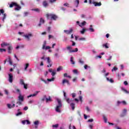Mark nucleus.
<instances>
[{"instance_id": "obj_56", "label": "nucleus", "mask_w": 129, "mask_h": 129, "mask_svg": "<svg viewBox=\"0 0 129 129\" xmlns=\"http://www.w3.org/2000/svg\"><path fill=\"white\" fill-rule=\"evenodd\" d=\"M26 120H23L22 121V123L23 124H26Z\"/></svg>"}, {"instance_id": "obj_33", "label": "nucleus", "mask_w": 129, "mask_h": 129, "mask_svg": "<svg viewBox=\"0 0 129 129\" xmlns=\"http://www.w3.org/2000/svg\"><path fill=\"white\" fill-rule=\"evenodd\" d=\"M103 118L104 122H105V123H106V122H107V118H106V116L104 115L103 116Z\"/></svg>"}, {"instance_id": "obj_18", "label": "nucleus", "mask_w": 129, "mask_h": 129, "mask_svg": "<svg viewBox=\"0 0 129 129\" xmlns=\"http://www.w3.org/2000/svg\"><path fill=\"white\" fill-rule=\"evenodd\" d=\"M5 46H10V44L7 43V42H3V43L1 44V47L2 48H4Z\"/></svg>"}, {"instance_id": "obj_16", "label": "nucleus", "mask_w": 129, "mask_h": 129, "mask_svg": "<svg viewBox=\"0 0 129 129\" xmlns=\"http://www.w3.org/2000/svg\"><path fill=\"white\" fill-rule=\"evenodd\" d=\"M12 50H13V46L12 45H9L8 47V53L9 54L12 53Z\"/></svg>"}, {"instance_id": "obj_61", "label": "nucleus", "mask_w": 129, "mask_h": 129, "mask_svg": "<svg viewBox=\"0 0 129 129\" xmlns=\"http://www.w3.org/2000/svg\"><path fill=\"white\" fill-rule=\"evenodd\" d=\"M63 76L64 77H68V74L67 73H64Z\"/></svg>"}, {"instance_id": "obj_45", "label": "nucleus", "mask_w": 129, "mask_h": 129, "mask_svg": "<svg viewBox=\"0 0 129 129\" xmlns=\"http://www.w3.org/2000/svg\"><path fill=\"white\" fill-rule=\"evenodd\" d=\"M22 101H19L17 102V104H18L19 105H22Z\"/></svg>"}, {"instance_id": "obj_37", "label": "nucleus", "mask_w": 129, "mask_h": 129, "mask_svg": "<svg viewBox=\"0 0 129 129\" xmlns=\"http://www.w3.org/2000/svg\"><path fill=\"white\" fill-rule=\"evenodd\" d=\"M121 89L122 91H124V92H125V93H129L128 91L125 90V89H124V88H122Z\"/></svg>"}, {"instance_id": "obj_12", "label": "nucleus", "mask_w": 129, "mask_h": 129, "mask_svg": "<svg viewBox=\"0 0 129 129\" xmlns=\"http://www.w3.org/2000/svg\"><path fill=\"white\" fill-rule=\"evenodd\" d=\"M39 92V91H36L35 93L28 96L27 98H30V97H34V96H36Z\"/></svg>"}, {"instance_id": "obj_54", "label": "nucleus", "mask_w": 129, "mask_h": 129, "mask_svg": "<svg viewBox=\"0 0 129 129\" xmlns=\"http://www.w3.org/2000/svg\"><path fill=\"white\" fill-rule=\"evenodd\" d=\"M101 72L102 73H105V72H106V70L104 68L103 69V70H102Z\"/></svg>"}, {"instance_id": "obj_43", "label": "nucleus", "mask_w": 129, "mask_h": 129, "mask_svg": "<svg viewBox=\"0 0 129 129\" xmlns=\"http://www.w3.org/2000/svg\"><path fill=\"white\" fill-rule=\"evenodd\" d=\"M79 62L81 63V64H84V61L83 60H82L81 59H79Z\"/></svg>"}, {"instance_id": "obj_9", "label": "nucleus", "mask_w": 129, "mask_h": 129, "mask_svg": "<svg viewBox=\"0 0 129 129\" xmlns=\"http://www.w3.org/2000/svg\"><path fill=\"white\" fill-rule=\"evenodd\" d=\"M18 100L19 101H21L22 102L24 101V96L22 95L21 93H19V96H18Z\"/></svg>"}, {"instance_id": "obj_3", "label": "nucleus", "mask_w": 129, "mask_h": 129, "mask_svg": "<svg viewBox=\"0 0 129 129\" xmlns=\"http://www.w3.org/2000/svg\"><path fill=\"white\" fill-rule=\"evenodd\" d=\"M7 62H9L10 65L12 66L13 65V60H12V57H11V56H8V58L4 60V64L6 65V63H7Z\"/></svg>"}, {"instance_id": "obj_55", "label": "nucleus", "mask_w": 129, "mask_h": 129, "mask_svg": "<svg viewBox=\"0 0 129 129\" xmlns=\"http://www.w3.org/2000/svg\"><path fill=\"white\" fill-rule=\"evenodd\" d=\"M124 85H125V86L128 85V83H127V81H125L124 82Z\"/></svg>"}, {"instance_id": "obj_20", "label": "nucleus", "mask_w": 129, "mask_h": 129, "mask_svg": "<svg viewBox=\"0 0 129 129\" xmlns=\"http://www.w3.org/2000/svg\"><path fill=\"white\" fill-rule=\"evenodd\" d=\"M70 106L72 107L73 110H74V109H75V103H71Z\"/></svg>"}, {"instance_id": "obj_14", "label": "nucleus", "mask_w": 129, "mask_h": 129, "mask_svg": "<svg viewBox=\"0 0 129 129\" xmlns=\"http://www.w3.org/2000/svg\"><path fill=\"white\" fill-rule=\"evenodd\" d=\"M65 83H67L68 85H70V82L69 80H67L64 79L62 80V84H65Z\"/></svg>"}, {"instance_id": "obj_23", "label": "nucleus", "mask_w": 129, "mask_h": 129, "mask_svg": "<svg viewBox=\"0 0 129 129\" xmlns=\"http://www.w3.org/2000/svg\"><path fill=\"white\" fill-rule=\"evenodd\" d=\"M86 25V22L83 21L81 24H79L80 27H82L83 26H85Z\"/></svg>"}, {"instance_id": "obj_63", "label": "nucleus", "mask_w": 129, "mask_h": 129, "mask_svg": "<svg viewBox=\"0 0 129 129\" xmlns=\"http://www.w3.org/2000/svg\"><path fill=\"white\" fill-rule=\"evenodd\" d=\"M89 122H92L93 121V119H90L88 120Z\"/></svg>"}, {"instance_id": "obj_8", "label": "nucleus", "mask_w": 129, "mask_h": 129, "mask_svg": "<svg viewBox=\"0 0 129 129\" xmlns=\"http://www.w3.org/2000/svg\"><path fill=\"white\" fill-rule=\"evenodd\" d=\"M42 5L44 8H47V7H49V3H48V2L47 1H44L42 2Z\"/></svg>"}, {"instance_id": "obj_11", "label": "nucleus", "mask_w": 129, "mask_h": 129, "mask_svg": "<svg viewBox=\"0 0 129 129\" xmlns=\"http://www.w3.org/2000/svg\"><path fill=\"white\" fill-rule=\"evenodd\" d=\"M93 5H94L95 7H100L101 6V2H93Z\"/></svg>"}, {"instance_id": "obj_6", "label": "nucleus", "mask_w": 129, "mask_h": 129, "mask_svg": "<svg viewBox=\"0 0 129 129\" xmlns=\"http://www.w3.org/2000/svg\"><path fill=\"white\" fill-rule=\"evenodd\" d=\"M46 44H47V43L46 42V41H44L42 45V49L43 50H49V49H51V47H50L49 46H46Z\"/></svg>"}, {"instance_id": "obj_7", "label": "nucleus", "mask_w": 129, "mask_h": 129, "mask_svg": "<svg viewBox=\"0 0 129 129\" xmlns=\"http://www.w3.org/2000/svg\"><path fill=\"white\" fill-rule=\"evenodd\" d=\"M13 78H14V76H13V74H9V81L10 83H13Z\"/></svg>"}, {"instance_id": "obj_34", "label": "nucleus", "mask_w": 129, "mask_h": 129, "mask_svg": "<svg viewBox=\"0 0 129 129\" xmlns=\"http://www.w3.org/2000/svg\"><path fill=\"white\" fill-rule=\"evenodd\" d=\"M67 50H69V51H70H70H72V50H71L72 49V47H71V46H67Z\"/></svg>"}, {"instance_id": "obj_30", "label": "nucleus", "mask_w": 129, "mask_h": 129, "mask_svg": "<svg viewBox=\"0 0 129 129\" xmlns=\"http://www.w3.org/2000/svg\"><path fill=\"white\" fill-rule=\"evenodd\" d=\"M75 5H76V8H78V5H79V0H75Z\"/></svg>"}, {"instance_id": "obj_39", "label": "nucleus", "mask_w": 129, "mask_h": 129, "mask_svg": "<svg viewBox=\"0 0 129 129\" xmlns=\"http://www.w3.org/2000/svg\"><path fill=\"white\" fill-rule=\"evenodd\" d=\"M29 65L30 64L28 63L25 64V67L24 68L25 70H27V69H28V67H29Z\"/></svg>"}, {"instance_id": "obj_51", "label": "nucleus", "mask_w": 129, "mask_h": 129, "mask_svg": "<svg viewBox=\"0 0 129 129\" xmlns=\"http://www.w3.org/2000/svg\"><path fill=\"white\" fill-rule=\"evenodd\" d=\"M72 97H73V98H74V97H75V96H76V94H75V93H73L72 94Z\"/></svg>"}, {"instance_id": "obj_44", "label": "nucleus", "mask_w": 129, "mask_h": 129, "mask_svg": "<svg viewBox=\"0 0 129 129\" xmlns=\"http://www.w3.org/2000/svg\"><path fill=\"white\" fill-rule=\"evenodd\" d=\"M116 70H117V68H116V67H114V68H113V69H112V72H113V71H116Z\"/></svg>"}, {"instance_id": "obj_2", "label": "nucleus", "mask_w": 129, "mask_h": 129, "mask_svg": "<svg viewBox=\"0 0 129 129\" xmlns=\"http://www.w3.org/2000/svg\"><path fill=\"white\" fill-rule=\"evenodd\" d=\"M56 100L58 105L56 106L55 108V111H56V112H61L60 108L62 107V102H61V100L59 99H57Z\"/></svg>"}, {"instance_id": "obj_24", "label": "nucleus", "mask_w": 129, "mask_h": 129, "mask_svg": "<svg viewBox=\"0 0 129 129\" xmlns=\"http://www.w3.org/2000/svg\"><path fill=\"white\" fill-rule=\"evenodd\" d=\"M103 47H105L106 49H108L109 47H108V44L105 43L102 45Z\"/></svg>"}, {"instance_id": "obj_41", "label": "nucleus", "mask_w": 129, "mask_h": 129, "mask_svg": "<svg viewBox=\"0 0 129 129\" xmlns=\"http://www.w3.org/2000/svg\"><path fill=\"white\" fill-rule=\"evenodd\" d=\"M6 51H7V50L6 49H3V48H0V52L1 53H3V52H6Z\"/></svg>"}, {"instance_id": "obj_46", "label": "nucleus", "mask_w": 129, "mask_h": 129, "mask_svg": "<svg viewBox=\"0 0 129 129\" xmlns=\"http://www.w3.org/2000/svg\"><path fill=\"white\" fill-rule=\"evenodd\" d=\"M63 96L65 98V99H66V98H68V97H67V96H66V92H63Z\"/></svg>"}, {"instance_id": "obj_53", "label": "nucleus", "mask_w": 129, "mask_h": 129, "mask_svg": "<svg viewBox=\"0 0 129 129\" xmlns=\"http://www.w3.org/2000/svg\"><path fill=\"white\" fill-rule=\"evenodd\" d=\"M121 102L123 104V105H126V102H125V101H121Z\"/></svg>"}, {"instance_id": "obj_60", "label": "nucleus", "mask_w": 129, "mask_h": 129, "mask_svg": "<svg viewBox=\"0 0 129 129\" xmlns=\"http://www.w3.org/2000/svg\"><path fill=\"white\" fill-rule=\"evenodd\" d=\"M81 18H82V19H84V18H85V15H84V14H82V15H81Z\"/></svg>"}, {"instance_id": "obj_15", "label": "nucleus", "mask_w": 129, "mask_h": 129, "mask_svg": "<svg viewBox=\"0 0 129 129\" xmlns=\"http://www.w3.org/2000/svg\"><path fill=\"white\" fill-rule=\"evenodd\" d=\"M44 23H45V20H44L43 18H40V23L38 24V27H41L42 24H44Z\"/></svg>"}, {"instance_id": "obj_31", "label": "nucleus", "mask_w": 129, "mask_h": 129, "mask_svg": "<svg viewBox=\"0 0 129 129\" xmlns=\"http://www.w3.org/2000/svg\"><path fill=\"white\" fill-rule=\"evenodd\" d=\"M71 63H72V65H74V64H75V62L73 60V57H71Z\"/></svg>"}, {"instance_id": "obj_35", "label": "nucleus", "mask_w": 129, "mask_h": 129, "mask_svg": "<svg viewBox=\"0 0 129 129\" xmlns=\"http://www.w3.org/2000/svg\"><path fill=\"white\" fill-rule=\"evenodd\" d=\"M58 126H59L58 124H54V125H52V127H53L54 128H57V127H58Z\"/></svg>"}, {"instance_id": "obj_32", "label": "nucleus", "mask_w": 129, "mask_h": 129, "mask_svg": "<svg viewBox=\"0 0 129 129\" xmlns=\"http://www.w3.org/2000/svg\"><path fill=\"white\" fill-rule=\"evenodd\" d=\"M48 101H52V99H51V97H49L48 98H46V102H48Z\"/></svg>"}, {"instance_id": "obj_42", "label": "nucleus", "mask_w": 129, "mask_h": 129, "mask_svg": "<svg viewBox=\"0 0 129 129\" xmlns=\"http://www.w3.org/2000/svg\"><path fill=\"white\" fill-rule=\"evenodd\" d=\"M65 99H66L67 102H68V103H70V102H70L71 101L70 99H69V98H67Z\"/></svg>"}, {"instance_id": "obj_25", "label": "nucleus", "mask_w": 129, "mask_h": 129, "mask_svg": "<svg viewBox=\"0 0 129 129\" xmlns=\"http://www.w3.org/2000/svg\"><path fill=\"white\" fill-rule=\"evenodd\" d=\"M20 84H21V85H24L25 84V82L23 79H20Z\"/></svg>"}, {"instance_id": "obj_38", "label": "nucleus", "mask_w": 129, "mask_h": 129, "mask_svg": "<svg viewBox=\"0 0 129 129\" xmlns=\"http://www.w3.org/2000/svg\"><path fill=\"white\" fill-rule=\"evenodd\" d=\"M86 31V29H85V28H83L82 29V31H81V33L83 35V34L85 33Z\"/></svg>"}, {"instance_id": "obj_50", "label": "nucleus", "mask_w": 129, "mask_h": 129, "mask_svg": "<svg viewBox=\"0 0 129 129\" xmlns=\"http://www.w3.org/2000/svg\"><path fill=\"white\" fill-rule=\"evenodd\" d=\"M23 113L22 112H19L16 114L17 116H18V115H21V114H22Z\"/></svg>"}, {"instance_id": "obj_62", "label": "nucleus", "mask_w": 129, "mask_h": 129, "mask_svg": "<svg viewBox=\"0 0 129 129\" xmlns=\"http://www.w3.org/2000/svg\"><path fill=\"white\" fill-rule=\"evenodd\" d=\"M26 123L27 124H30V123H31V122H30L29 120H26Z\"/></svg>"}, {"instance_id": "obj_17", "label": "nucleus", "mask_w": 129, "mask_h": 129, "mask_svg": "<svg viewBox=\"0 0 129 129\" xmlns=\"http://www.w3.org/2000/svg\"><path fill=\"white\" fill-rule=\"evenodd\" d=\"M17 6V3L11 2L9 7L10 8H14V7H16Z\"/></svg>"}, {"instance_id": "obj_10", "label": "nucleus", "mask_w": 129, "mask_h": 129, "mask_svg": "<svg viewBox=\"0 0 129 129\" xmlns=\"http://www.w3.org/2000/svg\"><path fill=\"white\" fill-rule=\"evenodd\" d=\"M47 60L48 64H49V66L47 65V68H49V67H52V63H51V60L50 59V57H47Z\"/></svg>"}, {"instance_id": "obj_28", "label": "nucleus", "mask_w": 129, "mask_h": 129, "mask_svg": "<svg viewBox=\"0 0 129 129\" xmlns=\"http://www.w3.org/2000/svg\"><path fill=\"white\" fill-rule=\"evenodd\" d=\"M55 80V78L52 77L51 79H47V81L49 82H51L52 81H54Z\"/></svg>"}, {"instance_id": "obj_52", "label": "nucleus", "mask_w": 129, "mask_h": 129, "mask_svg": "<svg viewBox=\"0 0 129 129\" xmlns=\"http://www.w3.org/2000/svg\"><path fill=\"white\" fill-rule=\"evenodd\" d=\"M7 106L8 108H12V105H11L10 104H8Z\"/></svg>"}, {"instance_id": "obj_21", "label": "nucleus", "mask_w": 129, "mask_h": 129, "mask_svg": "<svg viewBox=\"0 0 129 129\" xmlns=\"http://www.w3.org/2000/svg\"><path fill=\"white\" fill-rule=\"evenodd\" d=\"M39 125V121L36 120L34 122V125L36 128H38V125Z\"/></svg>"}, {"instance_id": "obj_47", "label": "nucleus", "mask_w": 129, "mask_h": 129, "mask_svg": "<svg viewBox=\"0 0 129 129\" xmlns=\"http://www.w3.org/2000/svg\"><path fill=\"white\" fill-rule=\"evenodd\" d=\"M40 80L41 81H43V82H44V83H45V84H47V81L43 79H41Z\"/></svg>"}, {"instance_id": "obj_1", "label": "nucleus", "mask_w": 129, "mask_h": 129, "mask_svg": "<svg viewBox=\"0 0 129 129\" xmlns=\"http://www.w3.org/2000/svg\"><path fill=\"white\" fill-rule=\"evenodd\" d=\"M47 20H53V21H56L58 19V16L55 14H47L46 15Z\"/></svg>"}, {"instance_id": "obj_22", "label": "nucleus", "mask_w": 129, "mask_h": 129, "mask_svg": "<svg viewBox=\"0 0 129 129\" xmlns=\"http://www.w3.org/2000/svg\"><path fill=\"white\" fill-rule=\"evenodd\" d=\"M89 31H90V32H91L92 33L93 32H94V29L92 28V25H91L90 26V28H89Z\"/></svg>"}, {"instance_id": "obj_40", "label": "nucleus", "mask_w": 129, "mask_h": 129, "mask_svg": "<svg viewBox=\"0 0 129 129\" xmlns=\"http://www.w3.org/2000/svg\"><path fill=\"white\" fill-rule=\"evenodd\" d=\"M32 11H34V12H37V13H40V10L38 8L33 9Z\"/></svg>"}, {"instance_id": "obj_57", "label": "nucleus", "mask_w": 129, "mask_h": 129, "mask_svg": "<svg viewBox=\"0 0 129 129\" xmlns=\"http://www.w3.org/2000/svg\"><path fill=\"white\" fill-rule=\"evenodd\" d=\"M52 76H55L56 75V72H52L51 73Z\"/></svg>"}, {"instance_id": "obj_19", "label": "nucleus", "mask_w": 129, "mask_h": 129, "mask_svg": "<svg viewBox=\"0 0 129 129\" xmlns=\"http://www.w3.org/2000/svg\"><path fill=\"white\" fill-rule=\"evenodd\" d=\"M16 8H15V10L16 11H19V10H21V6H20L17 3L16 6H15Z\"/></svg>"}, {"instance_id": "obj_49", "label": "nucleus", "mask_w": 129, "mask_h": 129, "mask_svg": "<svg viewBox=\"0 0 129 129\" xmlns=\"http://www.w3.org/2000/svg\"><path fill=\"white\" fill-rule=\"evenodd\" d=\"M73 72L75 74H77V73H78V71H77V70H73Z\"/></svg>"}, {"instance_id": "obj_5", "label": "nucleus", "mask_w": 129, "mask_h": 129, "mask_svg": "<svg viewBox=\"0 0 129 129\" xmlns=\"http://www.w3.org/2000/svg\"><path fill=\"white\" fill-rule=\"evenodd\" d=\"M25 39L27 40V41H30L31 40L30 38L33 37V34L32 33H28L24 35Z\"/></svg>"}, {"instance_id": "obj_59", "label": "nucleus", "mask_w": 129, "mask_h": 129, "mask_svg": "<svg viewBox=\"0 0 129 129\" xmlns=\"http://www.w3.org/2000/svg\"><path fill=\"white\" fill-rule=\"evenodd\" d=\"M46 95L44 96V98L41 99L42 101H45V99L46 100Z\"/></svg>"}, {"instance_id": "obj_58", "label": "nucleus", "mask_w": 129, "mask_h": 129, "mask_svg": "<svg viewBox=\"0 0 129 129\" xmlns=\"http://www.w3.org/2000/svg\"><path fill=\"white\" fill-rule=\"evenodd\" d=\"M57 0H50L49 2L50 3H51V4L53 3H55V2H56Z\"/></svg>"}, {"instance_id": "obj_13", "label": "nucleus", "mask_w": 129, "mask_h": 129, "mask_svg": "<svg viewBox=\"0 0 129 129\" xmlns=\"http://www.w3.org/2000/svg\"><path fill=\"white\" fill-rule=\"evenodd\" d=\"M64 33H66L67 35H69L73 32V29L72 28H71L70 30H64Z\"/></svg>"}, {"instance_id": "obj_48", "label": "nucleus", "mask_w": 129, "mask_h": 129, "mask_svg": "<svg viewBox=\"0 0 129 129\" xmlns=\"http://www.w3.org/2000/svg\"><path fill=\"white\" fill-rule=\"evenodd\" d=\"M117 77H118V79L119 80H120V78H121V77H120V76L119 75V74H117Z\"/></svg>"}, {"instance_id": "obj_4", "label": "nucleus", "mask_w": 129, "mask_h": 129, "mask_svg": "<svg viewBox=\"0 0 129 129\" xmlns=\"http://www.w3.org/2000/svg\"><path fill=\"white\" fill-rule=\"evenodd\" d=\"M5 13V11L4 9H1L0 10V16L2 15V14H3V18L2 19L3 22H5V20H6V18H7V14H4Z\"/></svg>"}, {"instance_id": "obj_36", "label": "nucleus", "mask_w": 129, "mask_h": 129, "mask_svg": "<svg viewBox=\"0 0 129 129\" xmlns=\"http://www.w3.org/2000/svg\"><path fill=\"white\" fill-rule=\"evenodd\" d=\"M23 85H24V89H28V84H24Z\"/></svg>"}, {"instance_id": "obj_26", "label": "nucleus", "mask_w": 129, "mask_h": 129, "mask_svg": "<svg viewBox=\"0 0 129 129\" xmlns=\"http://www.w3.org/2000/svg\"><path fill=\"white\" fill-rule=\"evenodd\" d=\"M75 52H78V48H76L75 50H70V53H74Z\"/></svg>"}, {"instance_id": "obj_29", "label": "nucleus", "mask_w": 129, "mask_h": 129, "mask_svg": "<svg viewBox=\"0 0 129 129\" xmlns=\"http://www.w3.org/2000/svg\"><path fill=\"white\" fill-rule=\"evenodd\" d=\"M106 79L107 80V81H110V82H111V83H113V82H114V81H113V80H112V79H110L108 78H106Z\"/></svg>"}, {"instance_id": "obj_27", "label": "nucleus", "mask_w": 129, "mask_h": 129, "mask_svg": "<svg viewBox=\"0 0 129 129\" xmlns=\"http://www.w3.org/2000/svg\"><path fill=\"white\" fill-rule=\"evenodd\" d=\"M62 69H63V67L59 66L56 70V71H57V72H59V71H61V70H62Z\"/></svg>"}, {"instance_id": "obj_64", "label": "nucleus", "mask_w": 129, "mask_h": 129, "mask_svg": "<svg viewBox=\"0 0 129 129\" xmlns=\"http://www.w3.org/2000/svg\"><path fill=\"white\" fill-rule=\"evenodd\" d=\"M79 99L81 102H82V96H80L79 97Z\"/></svg>"}]
</instances>
